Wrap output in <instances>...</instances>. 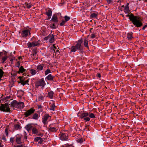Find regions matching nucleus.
I'll return each mask as SVG.
<instances>
[{
    "mask_svg": "<svg viewBox=\"0 0 147 147\" xmlns=\"http://www.w3.org/2000/svg\"><path fill=\"white\" fill-rule=\"evenodd\" d=\"M97 16V14L95 13H93L90 15V17L92 18H95Z\"/></svg>",
    "mask_w": 147,
    "mask_h": 147,
    "instance_id": "nucleus-32",
    "label": "nucleus"
},
{
    "mask_svg": "<svg viewBox=\"0 0 147 147\" xmlns=\"http://www.w3.org/2000/svg\"><path fill=\"white\" fill-rule=\"evenodd\" d=\"M95 36V35L94 34H92L91 35V37L92 38H94Z\"/></svg>",
    "mask_w": 147,
    "mask_h": 147,
    "instance_id": "nucleus-51",
    "label": "nucleus"
},
{
    "mask_svg": "<svg viewBox=\"0 0 147 147\" xmlns=\"http://www.w3.org/2000/svg\"><path fill=\"white\" fill-rule=\"evenodd\" d=\"M18 102L16 100L12 101L11 103V105L7 103H6L5 104H1L0 105V110L3 112H11L9 107L11 105L12 107H17Z\"/></svg>",
    "mask_w": 147,
    "mask_h": 147,
    "instance_id": "nucleus-1",
    "label": "nucleus"
},
{
    "mask_svg": "<svg viewBox=\"0 0 147 147\" xmlns=\"http://www.w3.org/2000/svg\"><path fill=\"white\" fill-rule=\"evenodd\" d=\"M147 27V24H146L145 25H144L143 28H142V29L143 30H144L145 29V28L146 27Z\"/></svg>",
    "mask_w": 147,
    "mask_h": 147,
    "instance_id": "nucleus-53",
    "label": "nucleus"
},
{
    "mask_svg": "<svg viewBox=\"0 0 147 147\" xmlns=\"http://www.w3.org/2000/svg\"><path fill=\"white\" fill-rule=\"evenodd\" d=\"M24 138L25 139H27V136L25 135L24 136Z\"/></svg>",
    "mask_w": 147,
    "mask_h": 147,
    "instance_id": "nucleus-61",
    "label": "nucleus"
},
{
    "mask_svg": "<svg viewBox=\"0 0 147 147\" xmlns=\"http://www.w3.org/2000/svg\"><path fill=\"white\" fill-rule=\"evenodd\" d=\"M56 52V53H59V51L58 50H56V51H55Z\"/></svg>",
    "mask_w": 147,
    "mask_h": 147,
    "instance_id": "nucleus-59",
    "label": "nucleus"
},
{
    "mask_svg": "<svg viewBox=\"0 0 147 147\" xmlns=\"http://www.w3.org/2000/svg\"><path fill=\"white\" fill-rule=\"evenodd\" d=\"M56 23H55L51 24L50 25V27L53 29H55L56 28Z\"/></svg>",
    "mask_w": 147,
    "mask_h": 147,
    "instance_id": "nucleus-23",
    "label": "nucleus"
},
{
    "mask_svg": "<svg viewBox=\"0 0 147 147\" xmlns=\"http://www.w3.org/2000/svg\"><path fill=\"white\" fill-rule=\"evenodd\" d=\"M14 127L15 130H18V129H20L21 128V127L20 125L17 124L15 125Z\"/></svg>",
    "mask_w": 147,
    "mask_h": 147,
    "instance_id": "nucleus-28",
    "label": "nucleus"
},
{
    "mask_svg": "<svg viewBox=\"0 0 147 147\" xmlns=\"http://www.w3.org/2000/svg\"><path fill=\"white\" fill-rule=\"evenodd\" d=\"M23 143L21 144V145L17 146V147H24V144Z\"/></svg>",
    "mask_w": 147,
    "mask_h": 147,
    "instance_id": "nucleus-48",
    "label": "nucleus"
},
{
    "mask_svg": "<svg viewBox=\"0 0 147 147\" xmlns=\"http://www.w3.org/2000/svg\"><path fill=\"white\" fill-rule=\"evenodd\" d=\"M64 18L65 19V21H66V22L69 20L70 19V17L67 16H66L64 17Z\"/></svg>",
    "mask_w": 147,
    "mask_h": 147,
    "instance_id": "nucleus-35",
    "label": "nucleus"
},
{
    "mask_svg": "<svg viewBox=\"0 0 147 147\" xmlns=\"http://www.w3.org/2000/svg\"><path fill=\"white\" fill-rule=\"evenodd\" d=\"M29 31L27 30H23L22 31V36L23 37H24L28 35V33Z\"/></svg>",
    "mask_w": 147,
    "mask_h": 147,
    "instance_id": "nucleus-15",
    "label": "nucleus"
},
{
    "mask_svg": "<svg viewBox=\"0 0 147 147\" xmlns=\"http://www.w3.org/2000/svg\"><path fill=\"white\" fill-rule=\"evenodd\" d=\"M29 81V79H28L26 80L25 77L24 78V79H23V80H22V82L21 84H22L24 86L26 84H27L28 85H29V84L28 83Z\"/></svg>",
    "mask_w": 147,
    "mask_h": 147,
    "instance_id": "nucleus-12",
    "label": "nucleus"
},
{
    "mask_svg": "<svg viewBox=\"0 0 147 147\" xmlns=\"http://www.w3.org/2000/svg\"><path fill=\"white\" fill-rule=\"evenodd\" d=\"M5 132L7 136L8 134V129H7L6 128L5 129Z\"/></svg>",
    "mask_w": 147,
    "mask_h": 147,
    "instance_id": "nucleus-45",
    "label": "nucleus"
},
{
    "mask_svg": "<svg viewBox=\"0 0 147 147\" xmlns=\"http://www.w3.org/2000/svg\"><path fill=\"white\" fill-rule=\"evenodd\" d=\"M127 37L129 40L131 39V38H132V33L131 32L128 33L127 34Z\"/></svg>",
    "mask_w": 147,
    "mask_h": 147,
    "instance_id": "nucleus-21",
    "label": "nucleus"
},
{
    "mask_svg": "<svg viewBox=\"0 0 147 147\" xmlns=\"http://www.w3.org/2000/svg\"><path fill=\"white\" fill-rule=\"evenodd\" d=\"M82 40H78L77 43L75 45L77 50L81 51L83 49V46L81 45Z\"/></svg>",
    "mask_w": 147,
    "mask_h": 147,
    "instance_id": "nucleus-5",
    "label": "nucleus"
},
{
    "mask_svg": "<svg viewBox=\"0 0 147 147\" xmlns=\"http://www.w3.org/2000/svg\"><path fill=\"white\" fill-rule=\"evenodd\" d=\"M32 127L31 126V125L29 124L26 126L25 128L26 129V130L28 131H29L31 129Z\"/></svg>",
    "mask_w": 147,
    "mask_h": 147,
    "instance_id": "nucleus-18",
    "label": "nucleus"
},
{
    "mask_svg": "<svg viewBox=\"0 0 147 147\" xmlns=\"http://www.w3.org/2000/svg\"><path fill=\"white\" fill-rule=\"evenodd\" d=\"M27 7L28 8H29L31 7V6L30 5L27 4Z\"/></svg>",
    "mask_w": 147,
    "mask_h": 147,
    "instance_id": "nucleus-56",
    "label": "nucleus"
},
{
    "mask_svg": "<svg viewBox=\"0 0 147 147\" xmlns=\"http://www.w3.org/2000/svg\"><path fill=\"white\" fill-rule=\"evenodd\" d=\"M71 51L72 52H75L77 50V48H76L75 46H74L71 47Z\"/></svg>",
    "mask_w": 147,
    "mask_h": 147,
    "instance_id": "nucleus-26",
    "label": "nucleus"
},
{
    "mask_svg": "<svg viewBox=\"0 0 147 147\" xmlns=\"http://www.w3.org/2000/svg\"><path fill=\"white\" fill-rule=\"evenodd\" d=\"M43 66L41 65H38L36 69L38 71L39 70H41L42 69Z\"/></svg>",
    "mask_w": 147,
    "mask_h": 147,
    "instance_id": "nucleus-20",
    "label": "nucleus"
},
{
    "mask_svg": "<svg viewBox=\"0 0 147 147\" xmlns=\"http://www.w3.org/2000/svg\"><path fill=\"white\" fill-rule=\"evenodd\" d=\"M38 115L37 114L35 113L33 115L32 118L34 119H36L38 118Z\"/></svg>",
    "mask_w": 147,
    "mask_h": 147,
    "instance_id": "nucleus-37",
    "label": "nucleus"
},
{
    "mask_svg": "<svg viewBox=\"0 0 147 147\" xmlns=\"http://www.w3.org/2000/svg\"><path fill=\"white\" fill-rule=\"evenodd\" d=\"M46 33L44 31H43V32H42L41 33V35L42 36H45V34H46Z\"/></svg>",
    "mask_w": 147,
    "mask_h": 147,
    "instance_id": "nucleus-46",
    "label": "nucleus"
},
{
    "mask_svg": "<svg viewBox=\"0 0 147 147\" xmlns=\"http://www.w3.org/2000/svg\"><path fill=\"white\" fill-rule=\"evenodd\" d=\"M22 58V57H19V59H20V58Z\"/></svg>",
    "mask_w": 147,
    "mask_h": 147,
    "instance_id": "nucleus-64",
    "label": "nucleus"
},
{
    "mask_svg": "<svg viewBox=\"0 0 147 147\" xmlns=\"http://www.w3.org/2000/svg\"><path fill=\"white\" fill-rule=\"evenodd\" d=\"M37 52V51L36 50H34L33 51L32 54V55L33 56H34L36 54Z\"/></svg>",
    "mask_w": 147,
    "mask_h": 147,
    "instance_id": "nucleus-38",
    "label": "nucleus"
},
{
    "mask_svg": "<svg viewBox=\"0 0 147 147\" xmlns=\"http://www.w3.org/2000/svg\"><path fill=\"white\" fill-rule=\"evenodd\" d=\"M49 41L51 43H53L54 41V36L53 34H49Z\"/></svg>",
    "mask_w": 147,
    "mask_h": 147,
    "instance_id": "nucleus-11",
    "label": "nucleus"
},
{
    "mask_svg": "<svg viewBox=\"0 0 147 147\" xmlns=\"http://www.w3.org/2000/svg\"><path fill=\"white\" fill-rule=\"evenodd\" d=\"M50 131L52 132H55L57 130H56V128L55 127H52L50 128Z\"/></svg>",
    "mask_w": 147,
    "mask_h": 147,
    "instance_id": "nucleus-36",
    "label": "nucleus"
},
{
    "mask_svg": "<svg viewBox=\"0 0 147 147\" xmlns=\"http://www.w3.org/2000/svg\"><path fill=\"white\" fill-rule=\"evenodd\" d=\"M49 117V116L48 115H46L43 118V122L44 125L46 124V121L47 120Z\"/></svg>",
    "mask_w": 147,
    "mask_h": 147,
    "instance_id": "nucleus-14",
    "label": "nucleus"
},
{
    "mask_svg": "<svg viewBox=\"0 0 147 147\" xmlns=\"http://www.w3.org/2000/svg\"><path fill=\"white\" fill-rule=\"evenodd\" d=\"M54 93L53 92L51 91L48 93V96L51 98H52L53 97V95Z\"/></svg>",
    "mask_w": 147,
    "mask_h": 147,
    "instance_id": "nucleus-17",
    "label": "nucleus"
},
{
    "mask_svg": "<svg viewBox=\"0 0 147 147\" xmlns=\"http://www.w3.org/2000/svg\"><path fill=\"white\" fill-rule=\"evenodd\" d=\"M2 139L3 140H5V137H3V138Z\"/></svg>",
    "mask_w": 147,
    "mask_h": 147,
    "instance_id": "nucleus-63",
    "label": "nucleus"
},
{
    "mask_svg": "<svg viewBox=\"0 0 147 147\" xmlns=\"http://www.w3.org/2000/svg\"><path fill=\"white\" fill-rule=\"evenodd\" d=\"M52 11L50 9L48 10V11L46 12V15L49 17V19L51 18L52 15Z\"/></svg>",
    "mask_w": 147,
    "mask_h": 147,
    "instance_id": "nucleus-13",
    "label": "nucleus"
},
{
    "mask_svg": "<svg viewBox=\"0 0 147 147\" xmlns=\"http://www.w3.org/2000/svg\"><path fill=\"white\" fill-rule=\"evenodd\" d=\"M45 84L44 79H42L36 82L35 84L36 87L37 88H38L39 86H41L43 87L44 86Z\"/></svg>",
    "mask_w": 147,
    "mask_h": 147,
    "instance_id": "nucleus-3",
    "label": "nucleus"
},
{
    "mask_svg": "<svg viewBox=\"0 0 147 147\" xmlns=\"http://www.w3.org/2000/svg\"><path fill=\"white\" fill-rule=\"evenodd\" d=\"M97 76L99 78H100L101 77V75L99 73H98Z\"/></svg>",
    "mask_w": 147,
    "mask_h": 147,
    "instance_id": "nucleus-57",
    "label": "nucleus"
},
{
    "mask_svg": "<svg viewBox=\"0 0 147 147\" xmlns=\"http://www.w3.org/2000/svg\"><path fill=\"white\" fill-rule=\"evenodd\" d=\"M46 78L48 80L53 81V76H52L51 74H49L46 77Z\"/></svg>",
    "mask_w": 147,
    "mask_h": 147,
    "instance_id": "nucleus-16",
    "label": "nucleus"
},
{
    "mask_svg": "<svg viewBox=\"0 0 147 147\" xmlns=\"http://www.w3.org/2000/svg\"><path fill=\"white\" fill-rule=\"evenodd\" d=\"M43 141V139L41 138V140H39V143L40 144H42Z\"/></svg>",
    "mask_w": 147,
    "mask_h": 147,
    "instance_id": "nucleus-49",
    "label": "nucleus"
},
{
    "mask_svg": "<svg viewBox=\"0 0 147 147\" xmlns=\"http://www.w3.org/2000/svg\"><path fill=\"white\" fill-rule=\"evenodd\" d=\"M84 45L85 47H88V41L86 39H84Z\"/></svg>",
    "mask_w": 147,
    "mask_h": 147,
    "instance_id": "nucleus-25",
    "label": "nucleus"
},
{
    "mask_svg": "<svg viewBox=\"0 0 147 147\" xmlns=\"http://www.w3.org/2000/svg\"><path fill=\"white\" fill-rule=\"evenodd\" d=\"M39 98L41 100H42L43 98V97L42 96H39Z\"/></svg>",
    "mask_w": 147,
    "mask_h": 147,
    "instance_id": "nucleus-52",
    "label": "nucleus"
},
{
    "mask_svg": "<svg viewBox=\"0 0 147 147\" xmlns=\"http://www.w3.org/2000/svg\"><path fill=\"white\" fill-rule=\"evenodd\" d=\"M51 21H52L55 23L57 22L58 20L57 16L55 14L52 17V20Z\"/></svg>",
    "mask_w": 147,
    "mask_h": 147,
    "instance_id": "nucleus-9",
    "label": "nucleus"
},
{
    "mask_svg": "<svg viewBox=\"0 0 147 147\" xmlns=\"http://www.w3.org/2000/svg\"><path fill=\"white\" fill-rule=\"evenodd\" d=\"M129 3H127V6L125 7V12L126 13H127L129 10V8L128 6Z\"/></svg>",
    "mask_w": 147,
    "mask_h": 147,
    "instance_id": "nucleus-29",
    "label": "nucleus"
},
{
    "mask_svg": "<svg viewBox=\"0 0 147 147\" xmlns=\"http://www.w3.org/2000/svg\"><path fill=\"white\" fill-rule=\"evenodd\" d=\"M7 53L6 52V51H5V53H3V55H6L7 54Z\"/></svg>",
    "mask_w": 147,
    "mask_h": 147,
    "instance_id": "nucleus-62",
    "label": "nucleus"
},
{
    "mask_svg": "<svg viewBox=\"0 0 147 147\" xmlns=\"http://www.w3.org/2000/svg\"><path fill=\"white\" fill-rule=\"evenodd\" d=\"M89 114L88 113H84L80 115V118H83L86 117L89 115Z\"/></svg>",
    "mask_w": 147,
    "mask_h": 147,
    "instance_id": "nucleus-19",
    "label": "nucleus"
},
{
    "mask_svg": "<svg viewBox=\"0 0 147 147\" xmlns=\"http://www.w3.org/2000/svg\"><path fill=\"white\" fill-rule=\"evenodd\" d=\"M17 105L18 106H17V108L21 109L23 108L24 104L23 102H18Z\"/></svg>",
    "mask_w": 147,
    "mask_h": 147,
    "instance_id": "nucleus-10",
    "label": "nucleus"
},
{
    "mask_svg": "<svg viewBox=\"0 0 147 147\" xmlns=\"http://www.w3.org/2000/svg\"><path fill=\"white\" fill-rule=\"evenodd\" d=\"M51 71L50 69H47L45 71V75H47L48 74L51 73Z\"/></svg>",
    "mask_w": 147,
    "mask_h": 147,
    "instance_id": "nucleus-31",
    "label": "nucleus"
},
{
    "mask_svg": "<svg viewBox=\"0 0 147 147\" xmlns=\"http://www.w3.org/2000/svg\"><path fill=\"white\" fill-rule=\"evenodd\" d=\"M61 140H66L67 139V135L65 134H62L60 137Z\"/></svg>",
    "mask_w": 147,
    "mask_h": 147,
    "instance_id": "nucleus-8",
    "label": "nucleus"
},
{
    "mask_svg": "<svg viewBox=\"0 0 147 147\" xmlns=\"http://www.w3.org/2000/svg\"><path fill=\"white\" fill-rule=\"evenodd\" d=\"M32 132L33 134H36L38 132V131L36 128L34 127L32 128Z\"/></svg>",
    "mask_w": 147,
    "mask_h": 147,
    "instance_id": "nucleus-27",
    "label": "nucleus"
},
{
    "mask_svg": "<svg viewBox=\"0 0 147 147\" xmlns=\"http://www.w3.org/2000/svg\"><path fill=\"white\" fill-rule=\"evenodd\" d=\"M35 140L38 141L40 140H41V138L40 137H37L35 138Z\"/></svg>",
    "mask_w": 147,
    "mask_h": 147,
    "instance_id": "nucleus-42",
    "label": "nucleus"
},
{
    "mask_svg": "<svg viewBox=\"0 0 147 147\" xmlns=\"http://www.w3.org/2000/svg\"><path fill=\"white\" fill-rule=\"evenodd\" d=\"M84 119L86 121H88L90 120V118L88 117H85Z\"/></svg>",
    "mask_w": 147,
    "mask_h": 147,
    "instance_id": "nucleus-43",
    "label": "nucleus"
},
{
    "mask_svg": "<svg viewBox=\"0 0 147 147\" xmlns=\"http://www.w3.org/2000/svg\"><path fill=\"white\" fill-rule=\"evenodd\" d=\"M30 73L32 75H34L36 73V71L33 69H32L30 70Z\"/></svg>",
    "mask_w": 147,
    "mask_h": 147,
    "instance_id": "nucleus-22",
    "label": "nucleus"
},
{
    "mask_svg": "<svg viewBox=\"0 0 147 147\" xmlns=\"http://www.w3.org/2000/svg\"><path fill=\"white\" fill-rule=\"evenodd\" d=\"M39 44V43L38 42H33L32 43L28 42V47H33L37 46Z\"/></svg>",
    "mask_w": 147,
    "mask_h": 147,
    "instance_id": "nucleus-7",
    "label": "nucleus"
},
{
    "mask_svg": "<svg viewBox=\"0 0 147 147\" xmlns=\"http://www.w3.org/2000/svg\"><path fill=\"white\" fill-rule=\"evenodd\" d=\"M42 107V106L41 105H38V109L41 108Z\"/></svg>",
    "mask_w": 147,
    "mask_h": 147,
    "instance_id": "nucleus-58",
    "label": "nucleus"
},
{
    "mask_svg": "<svg viewBox=\"0 0 147 147\" xmlns=\"http://www.w3.org/2000/svg\"><path fill=\"white\" fill-rule=\"evenodd\" d=\"M55 105L54 104H53L51 106V108H50V110H51L54 111L55 110Z\"/></svg>",
    "mask_w": 147,
    "mask_h": 147,
    "instance_id": "nucleus-30",
    "label": "nucleus"
},
{
    "mask_svg": "<svg viewBox=\"0 0 147 147\" xmlns=\"http://www.w3.org/2000/svg\"><path fill=\"white\" fill-rule=\"evenodd\" d=\"M53 47H54V49H53V51L55 53H56L55 50H56V48H55V46H54Z\"/></svg>",
    "mask_w": 147,
    "mask_h": 147,
    "instance_id": "nucleus-54",
    "label": "nucleus"
},
{
    "mask_svg": "<svg viewBox=\"0 0 147 147\" xmlns=\"http://www.w3.org/2000/svg\"><path fill=\"white\" fill-rule=\"evenodd\" d=\"M4 72L2 69H0V78H1L3 76Z\"/></svg>",
    "mask_w": 147,
    "mask_h": 147,
    "instance_id": "nucleus-40",
    "label": "nucleus"
},
{
    "mask_svg": "<svg viewBox=\"0 0 147 147\" xmlns=\"http://www.w3.org/2000/svg\"><path fill=\"white\" fill-rule=\"evenodd\" d=\"M127 17H129L130 20L131 21L133 24L137 27H140L141 26L142 24L141 22V19L138 16H134L133 14H127Z\"/></svg>",
    "mask_w": 147,
    "mask_h": 147,
    "instance_id": "nucleus-2",
    "label": "nucleus"
},
{
    "mask_svg": "<svg viewBox=\"0 0 147 147\" xmlns=\"http://www.w3.org/2000/svg\"><path fill=\"white\" fill-rule=\"evenodd\" d=\"M49 37H50L49 35L48 36H47L44 38V40H47L48 39H49Z\"/></svg>",
    "mask_w": 147,
    "mask_h": 147,
    "instance_id": "nucleus-47",
    "label": "nucleus"
},
{
    "mask_svg": "<svg viewBox=\"0 0 147 147\" xmlns=\"http://www.w3.org/2000/svg\"><path fill=\"white\" fill-rule=\"evenodd\" d=\"M66 21L63 20L62 22L60 24V26H63L65 24Z\"/></svg>",
    "mask_w": 147,
    "mask_h": 147,
    "instance_id": "nucleus-41",
    "label": "nucleus"
},
{
    "mask_svg": "<svg viewBox=\"0 0 147 147\" xmlns=\"http://www.w3.org/2000/svg\"><path fill=\"white\" fill-rule=\"evenodd\" d=\"M22 136L21 134H17L16 136V143L18 144H21L24 143L21 140V139L22 138Z\"/></svg>",
    "mask_w": 147,
    "mask_h": 147,
    "instance_id": "nucleus-4",
    "label": "nucleus"
},
{
    "mask_svg": "<svg viewBox=\"0 0 147 147\" xmlns=\"http://www.w3.org/2000/svg\"><path fill=\"white\" fill-rule=\"evenodd\" d=\"M2 142V141L1 140H0V147H2V146H1V142Z\"/></svg>",
    "mask_w": 147,
    "mask_h": 147,
    "instance_id": "nucleus-60",
    "label": "nucleus"
},
{
    "mask_svg": "<svg viewBox=\"0 0 147 147\" xmlns=\"http://www.w3.org/2000/svg\"><path fill=\"white\" fill-rule=\"evenodd\" d=\"M107 2L109 3H110L112 1L111 0H107Z\"/></svg>",
    "mask_w": 147,
    "mask_h": 147,
    "instance_id": "nucleus-55",
    "label": "nucleus"
},
{
    "mask_svg": "<svg viewBox=\"0 0 147 147\" xmlns=\"http://www.w3.org/2000/svg\"><path fill=\"white\" fill-rule=\"evenodd\" d=\"M35 111V110L32 108L30 109V110L27 111L24 113V115L25 117H27L33 113Z\"/></svg>",
    "mask_w": 147,
    "mask_h": 147,
    "instance_id": "nucleus-6",
    "label": "nucleus"
},
{
    "mask_svg": "<svg viewBox=\"0 0 147 147\" xmlns=\"http://www.w3.org/2000/svg\"><path fill=\"white\" fill-rule=\"evenodd\" d=\"M25 70V69H24L23 66H21L19 69V72L21 73H23Z\"/></svg>",
    "mask_w": 147,
    "mask_h": 147,
    "instance_id": "nucleus-24",
    "label": "nucleus"
},
{
    "mask_svg": "<svg viewBox=\"0 0 147 147\" xmlns=\"http://www.w3.org/2000/svg\"><path fill=\"white\" fill-rule=\"evenodd\" d=\"M24 78L25 77H24V76H23L22 77L21 76H20L18 78L20 79V83L21 82L22 80H23V79H24Z\"/></svg>",
    "mask_w": 147,
    "mask_h": 147,
    "instance_id": "nucleus-44",
    "label": "nucleus"
},
{
    "mask_svg": "<svg viewBox=\"0 0 147 147\" xmlns=\"http://www.w3.org/2000/svg\"><path fill=\"white\" fill-rule=\"evenodd\" d=\"M13 138H11L10 139V141L11 142L13 143Z\"/></svg>",
    "mask_w": 147,
    "mask_h": 147,
    "instance_id": "nucleus-50",
    "label": "nucleus"
},
{
    "mask_svg": "<svg viewBox=\"0 0 147 147\" xmlns=\"http://www.w3.org/2000/svg\"><path fill=\"white\" fill-rule=\"evenodd\" d=\"M78 142L80 143H82L83 142V139L82 138H80L78 139L77 140Z\"/></svg>",
    "mask_w": 147,
    "mask_h": 147,
    "instance_id": "nucleus-39",
    "label": "nucleus"
},
{
    "mask_svg": "<svg viewBox=\"0 0 147 147\" xmlns=\"http://www.w3.org/2000/svg\"><path fill=\"white\" fill-rule=\"evenodd\" d=\"M7 58V56H5V57L2 58V60H3L2 63H3L6 60Z\"/></svg>",
    "mask_w": 147,
    "mask_h": 147,
    "instance_id": "nucleus-34",
    "label": "nucleus"
},
{
    "mask_svg": "<svg viewBox=\"0 0 147 147\" xmlns=\"http://www.w3.org/2000/svg\"><path fill=\"white\" fill-rule=\"evenodd\" d=\"M89 117L91 118H94L95 117L94 114L92 113H89Z\"/></svg>",
    "mask_w": 147,
    "mask_h": 147,
    "instance_id": "nucleus-33",
    "label": "nucleus"
}]
</instances>
